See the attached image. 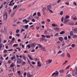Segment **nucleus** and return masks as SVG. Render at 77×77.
<instances>
[{
  "mask_svg": "<svg viewBox=\"0 0 77 77\" xmlns=\"http://www.w3.org/2000/svg\"><path fill=\"white\" fill-rule=\"evenodd\" d=\"M17 63L19 64H22V65H24V64H26V62H25L23 61L22 63V61L21 58H18L17 59Z\"/></svg>",
  "mask_w": 77,
  "mask_h": 77,
  "instance_id": "obj_1",
  "label": "nucleus"
},
{
  "mask_svg": "<svg viewBox=\"0 0 77 77\" xmlns=\"http://www.w3.org/2000/svg\"><path fill=\"white\" fill-rule=\"evenodd\" d=\"M59 74V72L57 71H56L52 75V76H54V75H55V76H57V75Z\"/></svg>",
  "mask_w": 77,
  "mask_h": 77,
  "instance_id": "obj_2",
  "label": "nucleus"
},
{
  "mask_svg": "<svg viewBox=\"0 0 77 77\" xmlns=\"http://www.w3.org/2000/svg\"><path fill=\"white\" fill-rule=\"evenodd\" d=\"M41 63L39 61H38L37 62V66L38 67H41Z\"/></svg>",
  "mask_w": 77,
  "mask_h": 77,
  "instance_id": "obj_3",
  "label": "nucleus"
},
{
  "mask_svg": "<svg viewBox=\"0 0 77 77\" xmlns=\"http://www.w3.org/2000/svg\"><path fill=\"white\" fill-rule=\"evenodd\" d=\"M33 75H31L30 73L29 72H28L27 73V77H32Z\"/></svg>",
  "mask_w": 77,
  "mask_h": 77,
  "instance_id": "obj_4",
  "label": "nucleus"
},
{
  "mask_svg": "<svg viewBox=\"0 0 77 77\" xmlns=\"http://www.w3.org/2000/svg\"><path fill=\"white\" fill-rule=\"evenodd\" d=\"M54 30H55V31H57V30H59V28L57 27L56 28H54Z\"/></svg>",
  "mask_w": 77,
  "mask_h": 77,
  "instance_id": "obj_5",
  "label": "nucleus"
},
{
  "mask_svg": "<svg viewBox=\"0 0 77 77\" xmlns=\"http://www.w3.org/2000/svg\"><path fill=\"white\" fill-rule=\"evenodd\" d=\"M6 16V18H5V20H6L7 19V18L8 17V14L7 13H5L4 15H3V17H5Z\"/></svg>",
  "mask_w": 77,
  "mask_h": 77,
  "instance_id": "obj_6",
  "label": "nucleus"
},
{
  "mask_svg": "<svg viewBox=\"0 0 77 77\" xmlns=\"http://www.w3.org/2000/svg\"><path fill=\"white\" fill-rule=\"evenodd\" d=\"M64 24H66V23H67V22H68V21L67 20V19H66V18H64Z\"/></svg>",
  "mask_w": 77,
  "mask_h": 77,
  "instance_id": "obj_7",
  "label": "nucleus"
},
{
  "mask_svg": "<svg viewBox=\"0 0 77 77\" xmlns=\"http://www.w3.org/2000/svg\"><path fill=\"white\" fill-rule=\"evenodd\" d=\"M7 31V29H6V28L5 27L4 29V33H6Z\"/></svg>",
  "mask_w": 77,
  "mask_h": 77,
  "instance_id": "obj_8",
  "label": "nucleus"
},
{
  "mask_svg": "<svg viewBox=\"0 0 77 77\" xmlns=\"http://www.w3.org/2000/svg\"><path fill=\"white\" fill-rule=\"evenodd\" d=\"M65 33L64 31H62L60 33V35H63Z\"/></svg>",
  "mask_w": 77,
  "mask_h": 77,
  "instance_id": "obj_9",
  "label": "nucleus"
},
{
  "mask_svg": "<svg viewBox=\"0 0 77 77\" xmlns=\"http://www.w3.org/2000/svg\"><path fill=\"white\" fill-rule=\"evenodd\" d=\"M58 39L60 41H63V37H60L58 38Z\"/></svg>",
  "mask_w": 77,
  "mask_h": 77,
  "instance_id": "obj_10",
  "label": "nucleus"
},
{
  "mask_svg": "<svg viewBox=\"0 0 77 77\" xmlns=\"http://www.w3.org/2000/svg\"><path fill=\"white\" fill-rule=\"evenodd\" d=\"M41 50L42 51H45L46 50V49H45V47H43L41 48Z\"/></svg>",
  "mask_w": 77,
  "mask_h": 77,
  "instance_id": "obj_11",
  "label": "nucleus"
},
{
  "mask_svg": "<svg viewBox=\"0 0 77 77\" xmlns=\"http://www.w3.org/2000/svg\"><path fill=\"white\" fill-rule=\"evenodd\" d=\"M67 56L69 58H70V57H71V55L69 53L67 54Z\"/></svg>",
  "mask_w": 77,
  "mask_h": 77,
  "instance_id": "obj_12",
  "label": "nucleus"
},
{
  "mask_svg": "<svg viewBox=\"0 0 77 77\" xmlns=\"http://www.w3.org/2000/svg\"><path fill=\"white\" fill-rule=\"evenodd\" d=\"M14 41H11L9 43V45H12L14 44Z\"/></svg>",
  "mask_w": 77,
  "mask_h": 77,
  "instance_id": "obj_13",
  "label": "nucleus"
},
{
  "mask_svg": "<svg viewBox=\"0 0 77 77\" xmlns=\"http://www.w3.org/2000/svg\"><path fill=\"white\" fill-rule=\"evenodd\" d=\"M61 57H65V54L64 53H63L60 55Z\"/></svg>",
  "mask_w": 77,
  "mask_h": 77,
  "instance_id": "obj_14",
  "label": "nucleus"
},
{
  "mask_svg": "<svg viewBox=\"0 0 77 77\" xmlns=\"http://www.w3.org/2000/svg\"><path fill=\"white\" fill-rule=\"evenodd\" d=\"M35 45H36V44L35 43H32L31 45V47H35Z\"/></svg>",
  "mask_w": 77,
  "mask_h": 77,
  "instance_id": "obj_15",
  "label": "nucleus"
},
{
  "mask_svg": "<svg viewBox=\"0 0 77 77\" xmlns=\"http://www.w3.org/2000/svg\"><path fill=\"white\" fill-rule=\"evenodd\" d=\"M74 35H73V32L71 31L70 33V36H73Z\"/></svg>",
  "mask_w": 77,
  "mask_h": 77,
  "instance_id": "obj_16",
  "label": "nucleus"
},
{
  "mask_svg": "<svg viewBox=\"0 0 77 77\" xmlns=\"http://www.w3.org/2000/svg\"><path fill=\"white\" fill-rule=\"evenodd\" d=\"M28 57H29V59L31 60H33V58H32L31 57V56H30V55H28Z\"/></svg>",
  "mask_w": 77,
  "mask_h": 77,
  "instance_id": "obj_17",
  "label": "nucleus"
},
{
  "mask_svg": "<svg viewBox=\"0 0 77 77\" xmlns=\"http://www.w3.org/2000/svg\"><path fill=\"white\" fill-rule=\"evenodd\" d=\"M15 14V11H14V12H13L12 13V14L11 15V17H14V14Z\"/></svg>",
  "mask_w": 77,
  "mask_h": 77,
  "instance_id": "obj_18",
  "label": "nucleus"
},
{
  "mask_svg": "<svg viewBox=\"0 0 77 77\" xmlns=\"http://www.w3.org/2000/svg\"><path fill=\"white\" fill-rule=\"evenodd\" d=\"M45 36L47 38H50V37H51V36L47 35H45Z\"/></svg>",
  "mask_w": 77,
  "mask_h": 77,
  "instance_id": "obj_19",
  "label": "nucleus"
},
{
  "mask_svg": "<svg viewBox=\"0 0 77 77\" xmlns=\"http://www.w3.org/2000/svg\"><path fill=\"white\" fill-rule=\"evenodd\" d=\"M37 15H38V17H41V14H40V12H38L37 13Z\"/></svg>",
  "mask_w": 77,
  "mask_h": 77,
  "instance_id": "obj_20",
  "label": "nucleus"
},
{
  "mask_svg": "<svg viewBox=\"0 0 77 77\" xmlns=\"http://www.w3.org/2000/svg\"><path fill=\"white\" fill-rule=\"evenodd\" d=\"M18 45V44H15L13 45V47H17V46Z\"/></svg>",
  "mask_w": 77,
  "mask_h": 77,
  "instance_id": "obj_21",
  "label": "nucleus"
},
{
  "mask_svg": "<svg viewBox=\"0 0 77 77\" xmlns=\"http://www.w3.org/2000/svg\"><path fill=\"white\" fill-rule=\"evenodd\" d=\"M38 46H39V48H42V45H41L40 44H38Z\"/></svg>",
  "mask_w": 77,
  "mask_h": 77,
  "instance_id": "obj_22",
  "label": "nucleus"
},
{
  "mask_svg": "<svg viewBox=\"0 0 77 77\" xmlns=\"http://www.w3.org/2000/svg\"><path fill=\"white\" fill-rule=\"evenodd\" d=\"M15 66V65L14 64V63H12V64L10 65V67H13V66Z\"/></svg>",
  "mask_w": 77,
  "mask_h": 77,
  "instance_id": "obj_23",
  "label": "nucleus"
},
{
  "mask_svg": "<svg viewBox=\"0 0 77 77\" xmlns=\"http://www.w3.org/2000/svg\"><path fill=\"white\" fill-rule=\"evenodd\" d=\"M27 59V61H28V63L29 64H30V60H29V58H28V57H27L26 58Z\"/></svg>",
  "mask_w": 77,
  "mask_h": 77,
  "instance_id": "obj_24",
  "label": "nucleus"
},
{
  "mask_svg": "<svg viewBox=\"0 0 77 77\" xmlns=\"http://www.w3.org/2000/svg\"><path fill=\"white\" fill-rule=\"evenodd\" d=\"M52 62V60H49L48 61V63H51Z\"/></svg>",
  "mask_w": 77,
  "mask_h": 77,
  "instance_id": "obj_25",
  "label": "nucleus"
},
{
  "mask_svg": "<svg viewBox=\"0 0 77 77\" xmlns=\"http://www.w3.org/2000/svg\"><path fill=\"white\" fill-rule=\"evenodd\" d=\"M25 29H28V28L29 27V25H27L25 26Z\"/></svg>",
  "mask_w": 77,
  "mask_h": 77,
  "instance_id": "obj_26",
  "label": "nucleus"
},
{
  "mask_svg": "<svg viewBox=\"0 0 77 77\" xmlns=\"http://www.w3.org/2000/svg\"><path fill=\"white\" fill-rule=\"evenodd\" d=\"M28 47V48L29 49L30 48V47H31V46H30V45H28L27 46H26V47Z\"/></svg>",
  "mask_w": 77,
  "mask_h": 77,
  "instance_id": "obj_27",
  "label": "nucleus"
},
{
  "mask_svg": "<svg viewBox=\"0 0 77 77\" xmlns=\"http://www.w3.org/2000/svg\"><path fill=\"white\" fill-rule=\"evenodd\" d=\"M63 11H61L60 12V15H63Z\"/></svg>",
  "mask_w": 77,
  "mask_h": 77,
  "instance_id": "obj_28",
  "label": "nucleus"
},
{
  "mask_svg": "<svg viewBox=\"0 0 77 77\" xmlns=\"http://www.w3.org/2000/svg\"><path fill=\"white\" fill-rule=\"evenodd\" d=\"M15 58V56H14L13 57H12L11 58V60H14V59Z\"/></svg>",
  "mask_w": 77,
  "mask_h": 77,
  "instance_id": "obj_29",
  "label": "nucleus"
},
{
  "mask_svg": "<svg viewBox=\"0 0 77 77\" xmlns=\"http://www.w3.org/2000/svg\"><path fill=\"white\" fill-rule=\"evenodd\" d=\"M73 38H77V35H73Z\"/></svg>",
  "mask_w": 77,
  "mask_h": 77,
  "instance_id": "obj_30",
  "label": "nucleus"
},
{
  "mask_svg": "<svg viewBox=\"0 0 77 77\" xmlns=\"http://www.w3.org/2000/svg\"><path fill=\"white\" fill-rule=\"evenodd\" d=\"M51 8V5H48L47 7V8L48 9V10H49V9H50Z\"/></svg>",
  "mask_w": 77,
  "mask_h": 77,
  "instance_id": "obj_31",
  "label": "nucleus"
},
{
  "mask_svg": "<svg viewBox=\"0 0 77 77\" xmlns=\"http://www.w3.org/2000/svg\"><path fill=\"white\" fill-rule=\"evenodd\" d=\"M54 36H59V33H56V34H55V35H54Z\"/></svg>",
  "mask_w": 77,
  "mask_h": 77,
  "instance_id": "obj_32",
  "label": "nucleus"
},
{
  "mask_svg": "<svg viewBox=\"0 0 77 77\" xmlns=\"http://www.w3.org/2000/svg\"><path fill=\"white\" fill-rule=\"evenodd\" d=\"M17 6H17V5H14V7L13 8V10H14V9H16L17 8Z\"/></svg>",
  "mask_w": 77,
  "mask_h": 77,
  "instance_id": "obj_33",
  "label": "nucleus"
},
{
  "mask_svg": "<svg viewBox=\"0 0 77 77\" xmlns=\"http://www.w3.org/2000/svg\"><path fill=\"white\" fill-rule=\"evenodd\" d=\"M23 57L24 60H26V57L24 55L23 56Z\"/></svg>",
  "mask_w": 77,
  "mask_h": 77,
  "instance_id": "obj_34",
  "label": "nucleus"
},
{
  "mask_svg": "<svg viewBox=\"0 0 77 77\" xmlns=\"http://www.w3.org/2000/svg\"><path fill=\"white\" fill-rule=\"evenodd\" d=\"M71 47L73 48L75 47V44H72L71 45Z\"/></svg>",
  "mask_w": 77,
  "mask_h": 77,
  "instance_id": "obj_35",
  "label": "nucleus"
},
{
  "mask_svg": "<svg viewBox=\"0 0 77 77\" xmlns=\"http://www.w3.org/2000/svg\"><path fill=\"white\" fill-rule=\"evenodd\" d=\"M69 18V16H66L65 18H66V20H67V19H68V18Z\"/></svg>",
  "mask_w": 77,
  "mask_h": 77,
  "instance_id": "obj_36",
  "label": "nucleus"
},
{
  "mask_svg": "<svg viewBox=\"0 0 77 77\" xmlns=\"http://www.w3.org/2000/svg\"><path fill=\"white\" fill-rule=\"evenodd\" d=\"M14 21L15 22H16L17 21H18V19H17L16 18H14Z\"/></svg>",
  "mask_w": 77,
  "mask_h": 77,
  "instance_id": "obj_37",
  "label": "nucleus"
},
{
  "mask_svg": "<svg viewBox=\"0 0 77 77\" xmlns=\"http://www.w3.org/2000/svg\"><path fill=\"white\" fill-rule=\"evenodd\" d=\"M63 19H64V17H62L61 19L62 22H63Z\"/></svg>",
  "mask_w": 77,
  "mask_h": 77,
  "instance_id": "obj_38",
  "label": "nucleus"
},
{
  "mask_svg": "<svg viewBox=\"0 0 77 77\" xmlns=\"http://www.w3.org/2000/svg\"><path fill=\"white\" fill-rule=\"evenodd\" d=\"M32 17V16L30 15L29 17L27 18V19H28V20H29V19H30V18H31Z\"/></svg>",
  "mask_w": 77,
  "mask_h": 77,
  "instance_id": "obj_39",
  "label": "nucleus"
},
{
  "mask_svg": "<svg viewBox=\"0 0 77 77\" xmlns=\"http://www.w3.org/2000/svg\"><path fill=\"white\" fill-rule=\"evenodd\" d=\"M19 32H20V30L19 29H17L16 31V33H19Z\"/></svg>",
  "mask_w": 77,
  "mask_h": 77,
  "instance_id": "obj_40",
  "label": "nucleus"
},
{
  "mask_svg": "<svg viewBox=\"0 0 77 77\" xmlns=\"http://www.w3.org/2000/svg\"><path fill=\"white\" fill-rule=\"evenodd\" d=\"M59 72H60V73H62L63 72V70H60L59 71Z\"/></svg>",
  "mask_w": 77,
  "mask_h": 77,
  "instance_id": "obj_41",
  "label": "nucleus"
},
{
  "mask_svg": "<svg viewBox=\"0 0 77 77\" xmlns=\"http://www.w3.org/2000/svg\"><path fill=\"white\" fill-rule=\"evenodd\" d=\"M74 31L75 32H77V28H75L74 29Z\"/></svg>",
  "mask_w": 77,
  "mask_h": 77,
  "instance_id": "obj_42",
  "label": "nucleus"
},
{
  "mask_svg": "<svg viewBox=\"0 0 77 77\" xmlns=\"http://www.w3.org/2000/svg\"><path fill=\"white\" fill-rule=\"evenodd\" d=\"M62 51H60L58 52L57 53V54H60V53H62Z\"/></svg>",
  "mask_w": 77,
  "mask_h": 77,
  "instance_id": "obj_43",
  "label": "nucleus"
},
{
  "mask_svg": "<svg viewBox=\"0 0 77 77\" xmlns=\"http://www.w3.org/2000/svg\"><path fill=\"white\" fill-rule=\"evenodd\" d=\"M8 51V50H5L4 51V53H7V52Z\"/></svg>",
  "mask_w": 77,
  "mask_h": 77,
  "instance_id": "obj_44",
  "label": "nucleus"
},
{
  "mask_svg": "<svg viewBox=\"0 0 77 77\" xmlns=\"http://www.w3.org/2000/svg\"><path fill=\"white\" fill-rule=\"evenodd\" d=\"M42 24H45V22L44 21H43L42 22Z\"/></svg>",
  "mask_w": 77,
  "mask_h": 77,
  "instance_id": "obj_45",
  "label": "nucleus"
},
{
  "mask_svg": "<svg viewBox=\"0 0 77 77\" xmlns=\"http://www.w3.org/2000/svg\"><path fill=\"white\" fill-rule=\"evenodd\" d=\"M73 4L74 5H75V6H77V3H76L75 2H74Z\"/></svg>",
  "mask_w": 77,
  "mask_h": 77,
  "instance_id": "obj_46",
  "label": "nucleus"
},
{
  "mask_svg": "<svg viewBox=\"0 0 77 77\" xmlns=\"http://www.w3.org/2000/svg\"><path fill=\"white\" fill-rule=\"evenodd\" d=\"M15 38H14V37H13L12 39V41H15Z\"/></svg>",
  "mask_w": 77,
  "mask_h": 77,
  "instance_id": "obj_47",
  "label": "nucleus"
},
{
  "mask_svg": "<svg viewBox=\"0 0 77 77\" xmlns=\"http://www.w3.org/2000/svg\"><path fill=\"white\" fill-rule=\"evenodd\" d=\"M26 75H27V72H24V74H23V75L24 76H26Z\"/></svg>",
  "mask_w": 77,
  "mask_h": 77,
  "instance_id": "obj_48",
  "label": "nucleus"
},
{
  "mask_svg": "<svg viewBox=\"0 0 77 77\" xmlns=\"http://www.w3.org/2000/svg\"><path fill=\"white\" fill-rule=\"evenodd\" d=\"M64 39L65 40H67L68 39V38H67V37L65 36L64 38Z\"/></svg>",
  "mask_w": 77,
  "mask_h": 77,
  "instance_id": "obj_49",
  "label": "nucleus"
},
{
  "mask_svg": "<svg viewBox=\"0 0 77 77\" xmlns=\"http://www.w3.org/2000/svg\"><path fill=\"white\" fill-rule=\"evenodd\" d=\"M69 66H68L66 68V69H69Z\"/></svg>",
  "mask_w": 77,
  "mask_h": 77,
  "instance_id": "obj_50",
  "label": "nucleus"
},
{
  "mask_svg": "<svg viewBox=\"0 0 77 77\" xmlns=\"http://www.w3.org/2000/svg\"><path fill=\"white\" fill-rule=\"evenodd\" d=\"M65 4H66V5H69V2H65Z\"/></svg>",
  "mask_w": 77,
  "mask_h": 77,
  "instance_id": "obj_51",
  "label": "nucleus"
},
{
  "mask_svg": "<svg viewBox=\"0 0 77 77\" xmlns=\"http://www.w3.org/2000/svg\"><path fill=\"white\" fill-rule=\"evenodd\" d=\"M68 62V61H66L65 62V63H64L63 64V65H65V64H66V63H67V62Z\"/></svg>",
  "mask_w": 77,
  "mask_h": 77,
  "instance_id": "obj_52",
  "label": "nucleus"
},
{
  "mask_svg": "<svg viewBox=\"0 0 77 77\" xmlns=\"http://www.w3.org/2000/svg\"><path fill=\"white\" fill-rule=\"evenodd\" d=\"M49 12H51V13H53V11H52L50 10V9H49Z\"/></svg>",
  "mask_w": 77,
  "mask_h": 77,
  "instance_id": "obj_53",
  "label": "nucleus"
},
{
  "mask_svg": "<svg viewBox=\"0 0 77 77\" xmlns=\"http://www.w3.org/2000/svg\"><path fill=\"white\" fill-rule=\"evenodd\" d=\"M16 35L17 36V37H20V35L19 34H16Z\"/></svg>",
  "mask_w": 77,
  "mask_h": 77,
  "instance_id": "obj_54",
  "label": "nucleus"
},
{
  "mask_svg": "<svg viewBox=\"0 0 77 77\" xmlns=\"http://www.w3.org/2000/svg\"><path fill=\"white\" fill-rule=\"evenodd\" d=\"M6 42H7V40L5 39L4 40V43H6Z\"/></svg>",
  "mask_w": 77,
  "mask_h": 77,
  "instance_id": "obj_55",
  "label": "nucleus"
},
{
  "mask_svg": "<svg viewBox=\"0 0 77 77\" xmlns=\"http://www.w3.org/2000/svg\"><path fill=\"white\" fill-rule=\"evenodd\" d=\"M41 41H44V38H41L40 39Z\"/></svg>",
  "mask_w": 77,
  "mask_h": 77,
  "instance_id": "obj_56",
  "label": "nucleus"
},
{
  "mask_svg": "<svg viewBox=\"0 0 77 77\" xmlns=\"http://www.w3.org/2000/svg\"><path fill=\"white\" fill-rule=\"evenodd\" d=\"M36 15V13H34L33 15V16L34 17V16H35Z\"/></svg>",
  "mask_w": 77,
  "mask_h": 77,
  "instance_id": "obj_57",
  "label": "nucleus"
},
{
  "mask_svg": "<svg viewBox=\"0 0 77 77\" xmlns=\"http://www.w3.org/2000/svg\"><path fill=\"white\" fill-rule=\"evenodd\" d=\"M32 22H35V20L34 19H33L32 20Z\"/></svg>",
  "mask_w": 77,
  "mask_h": 77,
  "instance_id": "obj_58",
  "label": "nucleus"
},
{
  "mask_svg": "<svg viewBox=\"0 0 77 77\" xmlns=\"http://www.w3.org/2000/svg\"><path fill=\"white\" fill-rule=\"evenodd\" d=\"M29 20H26L25 22V24H27V23H29Z\"/></svg>",
  "mask_w": 77,
  "mask_h": 77,
  "instance_id": "obj_59",
  "label": "nucleus"
},
{
  "mask_svg": "<svg viewBox=\"0 0 77 77\" xmlns=\"http://www.w3.org/2000/svg\"><path fill=\"white\" fill-rule=\"evenodd\" d=\"M0 48H2V44H0Z\"/></svg>",
  "mask_w": 77,
  "mask_h": 77,
  "instance_id": "obj_60",
  "label": "nucleus"
},
{
  "mask_svg": "<svg viewBox=\"0 0 77 77\" xmlns=\"http://www.w3.org/2000/svg\"><path fill=\"white\" fill-rule=\"evenodd\" d=\"M17 73H18L19 74H21V72H20V71H17Z\"/></svg>",
  "mask_w": 77,
  "mask_h": 77,
  "instance_id": "obj_61",
  "label": "nucleus"
},
{
  "mask_svg": "<svg viewBox=\"0 0 77 77\" xmlns=\"http://www.w3.org/2000/svg\"><path fill=\"white\" fill-rule=\"evenodd\" d=\"M41 36H42V37H43V38H45L46 36L44 35H42Z\"/></svg>",
  "mask_w": 77,
  "mask_h": 77,
  "instance_id": "obj_62",
  "label": "nucleus"
},
{
  "mask_svg": "<svg viewBox=\"0 0 77 77\" xmlns=\"http://www.w3.org/2000/svg\"><path fill=\"white\" fill-rule=\"evenodd\" d=\"M17 41H18V42H21V40L20 39H18Z\"/></svg>",
  "mask_w": 77,
  "mask_h": 77,
  "instance_id": "obj_63",
  "label": "nucleus"
},
{
  "mask_svg": "<svg viewBox=\"0 0 77 77\" xmlns=\"http://www.w3.org/2000/svg\"><path fill=\"white\" fill-rule=\"evenodd\" d=\"M73 20H77V18L75 17L73 18Z\"/></svg>",
  "mask_w": 77,
  "mask_h": 77,
  "instance_id": "obj_64",
  "label": "nucleus"
}]
</instances>
